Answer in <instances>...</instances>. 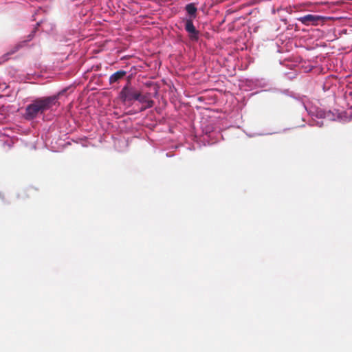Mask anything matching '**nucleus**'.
Masks as SVG:
<instances>
[{
  "label": "nucleus",
  "mask_w": 352,
  "mask_h": 352,
  "mask_svg": "<svg viewBox=\"0 0 352 352\" xmlns=\"http://www.w3.org/2000/svg\"><path fill=\"white\" fill-rule=\"evenodd\" d=\"M126 72L124 70H119L111 74L109 78L110 85L119 83L126 75Z\"/></svg>",
  "instance_id": "nucleus-6"
},
{
  "label": "nucleus",
  "mask_w": 352,
  "mask_h": 352,
  "mask_svg": "<svg viewBox=\"0 0 352 352\" xmlns=\"http://www.w3.org/2000/svg\"><path fill=\"white\" fill-rule=\"evenodd\" d=\"M137 101L142 104V106L140 108L141 111H143L146 109L152 107L154 104V101L149 98V94H142L141 92L139 95Z\"/></svg>",
  "instance_id": "nucleus-5"
},
{
  "label": "nucleus",
  "mask_w": 352,
  "mask_h": 352,
  "mask_svg": "<svg viewBox=\"0 0 352 352\" xmlns=\"http://www.w3.org/2000/svg\"><path fill=\"white\" fill-rule=\"evenodd\" d=\"M185 30L189 33V37L191 41H197L199 40V32L196 30L192 19L186 21Z\"/></svg>",
  "instance_id": "nucleus-4"
},
{
  "label": "nucleus",
  "mask_w": 352,
  "mask_h": 352,
  "mask_svg": "<svg viewBox=\"0 0 352 352\" xmlns=\"http://www.w3.org/2000/svg\"><path fill=\"white\" fill-rule=\"evenodd\" d=\"M140 94V91L131 87L128 82L120 92V98L123 102H131L138 100Z\"/></svg>",
  "instance_id": "nucleus-2"
},
{
  "label": "nucleus",
  "mask_w": 352,
  "mask_h": 352,
  "mask_svg": "<svg viewBox=\"0 0 352 352\" xmlns=\"http://www.w3.org/2000/svg\"><path fill=\"white\" fill-rule=\"evenodd\" d=\"M323 17L318 15L307 14L298 18V21L305 25H317Z\"/></svg>",
  "instance_id": "nucleus-3"
},
{
  "label": "nucleus",
  "mask_w": 352,
  "mask_h": 352,
  "mask_svg": "<svg viewBox=\"0 0 352 352\" xmlns=\"http://www.w3.org/2000/svg\"><path fill=\"white\" fill-rule=\"evenodd\" d=\"M31 191H32V188L22 190L19 192L17 197L18 198L23 199L28 198L29 194Z\"/></svg>",
  "instance_id": "nucleus-8"
},
{
  "label": "nucleus",
  "mask_w": 352,
  "mask_h": 352,
  "mask_svg": "<svg viewBox=\"0 0 352 352\" xmlns=\"http://www.w3.org/2000/svg\"><path fill=\"white\" fill-rule=\"evenodd\" d=\"M185 10L192 19H195L196 17L197 8L195 3H190L187 4L185 7Z\"/></svg>",
  "instance_id": "nucleus-7"
},
{
  "label": "nucleus",
  "mask_w": 352,
  "mask_h": 352,
  "mask_svg": "<svg viewBox=\"0 0 352 352\" xmlns=\"http://www.w3.org/2000/svg\"><path fill=\"white\" fill-rule=\"evenodd\" d=\"M57 102V96L36 98L26 107L24 118L28 120H33L50 109Z\"/></svg>",
  "instance_id": "nucleus-1"
}]
</instances>
